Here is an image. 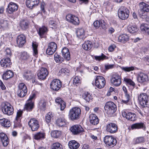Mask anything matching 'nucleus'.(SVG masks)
Wrapping results in <instances>:
<instances>
[{
    "label": "nucleus",
    "mask_w": 149,
    "mask_h": 149,
    "mask_svg": "<svg viewBox=\"0 0 149 149\" xmlns=\"http://www.w3.org/2000/svg\"><path fill=\"white\" fill-rule=\"evenodd\" d=\"M81 110L78 107H74L70 109L68 113L69 119L72 121L79 119L81 114Z\"/></svg>",
    "instance_id": "obj_1"
},
{
    "label": "nucleus",
    "mask_w": 149,
    "mask_h": 149,
    "mask_svg": "<svg viewBox=\"0 0 149 149\" xmlns=\"http://www.w3.org/2000/svg\"><path fill=\"white\" fill-rule=\"evenodd\" d=\"M106 113L108 117H111L117 110V107L115 104L111 102H107L104 107Z\"/></svg>",
    "instance_id": "obj_2"
},
{
    "label": "nucleus",
    "mask_w": 149,
    "mask_h": 149,
    "mask_svg": "<svg viewBox=\"0 0 149 149\" xmlns=\"http://www.w3.org/2000/svg\"><path fill=\"white\" fill-rule=\"evenodd\" d=\"M139 14L141 17L144 15L145 13L149 12V5L141 2L139 4Z\"/></svg>",
    "instance_id": "obj_3"
},
{
    "label": "nucleus",
    "mask_w": 149,
    "mask_h": 149,
    "mask_svg": "<svg viewBox=\"0 0 149 149\" xmlns=\"http://www.w3.org/2000/svg\"><path fill=\"white\" fill-rule=\"evenodd\" d=\"M129 13V11L127 8L122 6L118 10V15L121 19L124 20L128 18Z\"/></svg>",
    "instance_id": "obj_4"
},
{
    "label": "nucleus",
    "mask_w": 149,
    "mask_h": 149,
    "mask_svg": "<svg viewBox=\"0 0 149 149\" xmlns=\"http://www.w3.org/2000/svg\"><path fill=\"white\" fill-rule=\"evenodd\" d=\"M27 92V89L25 85L23 83L19 84L17 92V95L20 97H24Z\"/></svg>",
    "instance_id": "obj_5"
},
{
    "label": "nucleus",
    "mask_w": 149,
    "mask_h": 149,
    "mask_svg": "<svg viewBox=\"0 0 149 149\" xmlns=\"http://www.w3.org/2000/svg\"><path fill=\"white\" fill-rule=\"evenodd\" d=\"M2 111L4 114L10 116L13 113L14 109L10 103L6 102L3 107H2Z\"/></svg>",
    "instance_id": "obj_6"
},
{
    "label": "nucleus",
    "mask_w": 149,
    "mask_h": 149,
    "mask_svg": "<svg viewBox=\"0 0 149 149\" xmlns=\"http://www.w3.org/2000/svg\"><path fill=\"white\" fill-rule=\"evenodd\" d=\"M148 96L146 93H141L138 96L139 103L143 108L147 107Z\"/></svg>",
    "instance_id": "obj_7"
},
{
    "label": "nucleus",
    "mask_w": 149,
    "mask_h": 149,
    "mask_svg": "<svg viewBox=\"0 0 149 149\" xmlns=\"http://www.w3.org/2000/svg\"><path fill=\"white\" fill-rule=\"evenodd\" d=\"M104 141L107 146L113 147L116 144V139L111 136H106L104 139Z\"/></svg>",
    "instance_id": "obj_8"
},
{
    "label": "nucleus",
    "mask_w": 149,
    "mask_h": 149,
    "mask_svg": "<svg viewBox=\"0 0 149 149\" xmlns=\"http://www.w3.org/2000/svg\"><path fill=\"white\" fill-rule=\"evenodd\" d=\"M110 81L111 84L116 86H119L121 83L120 76L117 73L112 74Z\"/></svg>",
    "instance_id": "obj_9"
},
{
    "label": "nucleus",
    "mask_w": 149,
    "mask_h": 149,
    "mask_svg": "<svg viewBox=\"0 0 149 149\" xmlns=\"http://www.w3.org/2000/svg\"><path fill=\"white\" fill-rule=\"evenodd\" d=\"M95 84L98 88L101 89L103 88L106 84V81L104 78L101 76L96 77L95 79Z\"/></svg>",
    "instance_id": "obj_10"
},
{
    "label": "nucleus",
    "mask_w": 149,
    "mask_h": 149,
    "mask_svg": "<svg viewBox=\"0 0 149 149\" xmlns=\"http://www.w3.org/2000/svg\"><path fill=\"white\" fill-rule=\"evenodd\" d=\"M57 49V44L54 42H51L48 44L46 53L48 55H52L56 52Z\"/></svg>",
    "instance_id": "obj_11"
},
{
    "label": "nucleus",
    "mask_w": 149,
    "mask_h": 149,
    "mask_svg": "<svg viewBox=\"0 0 149 149\" xmlns=\"http://www.w3.org/2000/svg\"><path fill=\"white\" fill-rule=\"evenodd\" d=\"M61 82L59 79L53 80L50 84V88L53 91H57L61 87Z\"/></svg>",
    "instance_id": "obj_12"
},
{
    "label": "nucleus",
    "mask_w": 149,
    "mask_h": 149,
    "mask_svg": "<svg viewBox=\"0 0 149 149\" xmlns=\"http://www.w3.org/2000/svg\"><path fill=\"white\" fill-rule=\"evenodd\" d=\"M118 127L116 124L113 123H110L106 126L107 131L110 133L113 134L116 132Z\"/></svg>",
    "instance_id": "obj_13"
},
{
    "label": "nucleus",
    "mask_w": 149,
    "mask_h": 149,
    "mask_svg": "<svg viewBox=\"0 0 149 149\" xmlns=\"http://www.w3.org/2000/svg\"><path fill=\"white\" fill-rule=\"evenodd\" d=\"M70 130L74 135L79 134L84 132V129L80 125H75L72 126L70 128Z\"/></svg>",
    "instance_id": "obj_14"
},
{
    "label": "nucleus",
    "mask_w": 149,
    "mask_h": 149,
    "mask_svg": "<svg viewBox=\"0 0 149 149\" xmlns=\"http://www.w3.org/2000/svg\"><path fill=\"white\" fill-rule=\"evenodd\" d=\"M67 21L75 25H78L79 23V21L78 18L74 15L71 14L68 15L66 16Z\"/></svg>",
    "instance_id": "obj_15"
},
{
    "label": "nucleus",
    "mask_w": 149,
    "mask_h": 149,
    "mask_svg": "<svg viewBox=\"0 0 149 149\" xmlns=\"http://www.w3.org/2000/svg\"><path fill=\"white\" fill-rule=\"evenodd\" d=\"M28 124L31 130L33 131L37 130L39 127L38 121L35 118L31 119L28 123Z\"/></svg>",
    "instance_id": "obj_16"
},
{
    "label": "nucleus",
    "mask_w": 149,
    "mask_h": 149,
    "mask_svg": "<svg viewBox=\"0 0 149 149\" xmlns=\"http://www.w3.org/2000/svg\"><path fill=\"white\" fill-rule=\"evenodd\" d=\"M49 74L46 68H42L38 71V76L39 79H45Z\"/></svg>",
    "instance_id": "obj_17"
},
{
    "label": "nucleus",
    "mask_w": 149,
    "mask_h": 149,
    "mask_svg": "<svg viewBox=\"0 0 149 149\" xmlns=\"http://www.w3.org/2000/svg\"><path fill=\"white\" fill-rule=\"evenodd\" d=\"M18 8V5L16 3L11 2L8 4L7 10L9 13L11 14L17 10Z\"/></svg>",
    "instance_id": "obj_18"
},
{
    "label": "nucleus",
    "mask_w": 149,
    "mask_h": 149,
    "mask_svg": "<svg viewBox=\"0 0 149 149\" xmlns=\"http://www.w3.org/2000/svg\"><path fill=\"white\" fill-rule=\"evenodd\" d=\"M0 63L1 66L4 68L10 67V65L11 64L10 60L9 58H3L2 59Z\"/></svg>",
    "instance_id": "obj_19"
},
{
    "label": "nucleus",
    "mask_w": 149,
    "mask_h": 149,
    "mask_svg": "<svg viewBox=\"0 0 149 149\" xmlns=\"http://www.w3.org/2000/svg\"><path fill=\"white\" fill-rule=\"evenodd\" d=\"M0 139L3 146L4 147L7 146L9 142V139L7 135L3 132L0 133Z\"/></svg>",
    "instance_id": "obj_20"
},
{
    "label": "nucleus",
    "mask_w": 149,
    "mask_h": 149,
    "mask_svg": "<svg viewBox=\"0 0 149 149\" xmlns=\"http://www.w3.org/2000/svg\"><path fill=\"white\" fill-rule=\"evenodd\" d=\"M16 42L19 47H22L26 42L25 37L23 34L18 36L17 38Z\"/></svg>",
    "instance_id": "obj_21"
},
{
    "label": "nucleus",
    "mask_w": 149,
    "mask_h": 149,
    "mask_svg": "<svg viewBox=\"0 0 149 149\" xmlns=\"http://www.w3.org/2000/svg\"><path fill=\"white\" fill-rule=\"evenodd\" d=\"M122 115L123 117H125L127 119L131 121L135 120L136 118V114L131 112L127 113L125 112H124L122 113Z\"/></svg>",
    "instance_id": "obj_22"
},
{
    "label": "nucleus",
    "mask_w": 149,
    "mask_h": 149,
    "mask_svg": "<svg viewBox=\"0 0 149 149\" xmlns=\"http://www.w3.org/2000/svg\"><path fill=\"white\" fill-rule=\"evenodd\" d=\"M39 3V0H26V5L28 8L31 9L38 5Z\"/></svg>",
    "instance_id": "obj_23"
},
{
    "label": "nucleus",
    "mask_w": 149,
    "mask_h": 149,
    "mask_svg": "<svg viewBox=\"0 0 149 149\" xmlns=\"http://www.w3.org/2000/svg\"><path fill=\"white\" fill-rule=\"evenodd\" d=\"M137 79L139 83H143L148 81V78L147 75L143 73L140 72L138 75Z\"/></svg>",
    "instance_id": "obj_24"
},
{
    "label": "nucleus",
    "mask_w": 149,
    "mask_h": 149,
    "mask_svg": "<svg viewBox=\"0 0 149 149\" xmlns=\"http://www.w3.org/2000/svg\"><path fill=\"white\" fill-rule=\"evenodd\" d=\"M66 121L64 116L62 115L56 119V124L59 126L62 127L66 124Z\"/></svg>",
    "instance_id": "obj_25"
},
{
    "label": "nucleus",
    "mask_w": 149,
    "mask_h": 149,
    "mask_svg": "<svg viewBox=\"0 0 149 149\" xmlns=\"http://www.w3.org/2000/svg\"><path fill=\"white\" fill-rule=\"evenodd\" d=\"M61 52L63 56L67 61L70 60L71 58L70 52L68 48L66 47L63 48Z\"/></svg>",
    "instance_id": "obj_26"
},
{
    "label": "nucleus",
    "mask_w": 149,
    "mask_h": 149,
    "mask_svg": "<svg viewBox=\"0 0 149 149\" xmlns=\"http://www.w3.org/2000/svg\"><path fill=\"white\" fill-rule=\"evenodd\" d=\"M90 122L91 124L93 125H96L99 122V119L95 114H91L89 117Z\"/></svg>",
    "instance_id": "obj_27"
},
{
    "label": "nucleus",
    "mask_w": 149,
    "mask_h": 149,
    "mask_svg": "<svg viewBox=\"0 0 149 149\" xmlns=\"http://www.w3.org/2000/svg\"><path fill=\"white\" fill-rule=\"evenodd\" d=\"M29 24V22L26 20L22 19L19 22L20 26L23 30H26L28 28Z\"/></svg>",
    "instance_id": "obj_28"
},
{
    "label": "nucleus",
    "mask_w": 149,
    "mask_h": 149,
    "mask_svg": "<svg viewBox=\"0 0 149 149\" xmlns=\"http://www.w3.org/2000/svg\"><path fill=\"white\" fill-rule=\"evenodd\" d=\"M13 72L10 70L6 71L2 75L3 79L5 80H7L12 77L14 76Z\"/></svg>",
    "instance_id": "obj_29"
},
{
    "label": "nucleus",
    "mask_w": 149,
    "mask_h": 149,
    "mask_svg": "<svg viewBox=\"0 0 149 149\" xmlns=\"http://www.w3.org/2000/svg\"><path fill=\"white\" fill-rule=\"evenodd\" d=\"M131 128L132 130L139 129H142L143 130H145L146 129V126L143 123H140L132 124L131 125Z\"/></svg>",
    "instance_id": "obj_30"
},
{
    "label": "nucleus",
    "mask_w": 149,
    "mask_h": 149,
    "mask_svg": "<svg viewBox=\"0 0 149 149\" xmlns=\"http://www.w3.org/2000/svg\"><path fill=\"white\" fill-rule=\"evenodd\" d=\"M55 102L60 104L61 110L63 111L66 107L65 103L60 97H57L55 99Z\"/></svg>",
    "instance_id": "obj_31"
},
{
    "label": "nucleus",
    "mask_w": 149,
    "mask_h": 149,
    "mask_svg": "<svg viewBox=\"0 0 149 149\" xmlns=\"http://www.w3.org/2000/svg\"><path fill=\"white\" fill-rule=\"evenodd\" d=\"M20 58L23 60L28 61L31 60V58L30 55L26 52L21 53Z\"/></svg>",
    "instance_id": "obj_32"
},
{
    "label": "nucleus",
    "mask_w": 149,
    "mask_h": 149,
    "mask_svg": "<svg viewBox=\"0 0 149 149\" xmlns=\"http://www.w3.org/2000/svg\"><path fill=\"white\" fill-rule=\"evenodd\" d=\"M68 146L71 149H77L79 146V144L74 140L70 141L68 143Z\"/></svg>",
    "instance_id": "obj_33"
},
{
    "label": "nucleus",
    "mask_w": 149,
    "mask_h": 149,
    "mask_svg": "<svg viewBox=\"0 0 149 149\" xmlns=\"http://www.w3.org/2000/svg\"><path fill=\"white\" fill-rule=\"evenodd\" d=\"M45 134L44 132H40L35 134L34 138L36 140H41L45 138Z\"/></svg>",
    "instance_id": "obj_34"
},
{
    "label": "nucleus",
    "mask_w": 149,
    "mask_h": 149,
    "mask_svg": "<svg viewBox=\"0 0 149 149\" xmlns=\"http://www.w3.org/2000/svg\"><path fill=\"white\" fill-rule=\"evenodd\" d=\"M129 36L126 34H123L120 35L118 37V42L125 43L128 41Z\"/></svg>",
    "instance_id": "obj_35"
},
{
    "label": "nucleus",
    "mask_w": 149,
    "mask_h": 149,
    "mask_svg": "<svg viewBox=\"0 0 149 149\" xmlns=\"http://www.w3.org/2000/svg\"><path fill=\"white\" fill-rule=\"evenodd\" d=\"M93 46L92 42L88 41L82 45L83 48L86 50H89L91 49Z\"/></svg>",
    "instance_id": "obj_36"
},
{
    "label": "nucleus",
    "mask_w": 149,
    "mask_h": 149,
    "mask_svg": "<svg viewBox=\"0 0 149 149\" xmlns=\"http://www.w3.org/2000/svg\"><path fill=\"white\" fill-rule=\"evenodd\" d=\"M128 31L131 33H134L138 31V29L135 25H129L127 27Z\"/></svg>",
    "instance_id": "obj_37"
},
{
    "label": "nucleus",
    "mask_w": 149,
    "mask_h": 149,
    "mask_svg": "<svg viewBox=\"0 0 149 149\" xmlns=\"http://www.w3.org/2000/svg\"><path fill=\"white\" fill-rule=\"evenodd\" d=\"M0 123L2 126L6 127H9L10 125V121L5 118L0 119Z\"/></svg>",
    "instance_id": "obj_38"
},
{
    "label": "nucleus",
    "mask_w": 149,
    "mask_h": 149,
    "mask_svg": "<svg viewBox=\"0 0 149 149\" xmlns=\"http://www.w3.org/2000/svg\"><path fill=\"white\" fill-rule=\"evenodd\" d=\"M48 31L47 28L45 26H42V27L40 28L38 33L41 38H42V36Z\"/></svg>",
    "instance_id": "obj_39"
},
{
    "label": "nucleus",
    "mask_w": 149,
    "mask_h": 149,
    "mask_svg": "<svg viewBox=\"0 0 149 149\" xmlns=\"http://www.w3.org/2000/svg\"><path fill=\"white\" fill-rule=\"evenodd\" d=\"M23 76L26 79L29 80L34 77V75L31 71H27L24 73Z\"/></svg>",
    "instance_id": "obj_40"
},
{
    "label": "nucleus",
    "mask_w": 149,
    "mask_h": 149,
    "mask_svg": "<svg viewBox=\"0 0 149 149\" xmlns=\"http://www.w3.org/2000/svg\"><path fill=\"white\" fill-rule=\"evenodd\" d=\"M34 106V103L32 101L28 102L26 104L25 107V109L28 111H31Z\"/></svg>",
    "instance_id": "obj_41"
},
{
    "label": "nucleus",
    "mask_w": 149,
    "mask_h": 149,
    "mask_svg": "<svg viewBox=\"0 0 149 149\" xmlns=\"http://www.w3.org/2000/svg\"><path fill=\"white\" fill-rule=\"evenodd\" d=\"M84 29L82 28L78 29L76 32L77 37L80 38H83L84 35Z\"/></svg>",
    "instance_id": "obj_42"
},
{
    "label": "nucleus",
    "mask_w": 149,
    "mask_h": 149,
    "mask_svg": "<svg viewBox=\"0 0 149 149\" xmlns=\"http://www.w3.org/2000/svg\"><path fill=\"white\" fill-rule=\"evenodd\" d=\"M82 97L83 99L88 102H90L92 99V97L88 92H85L82 95Z\"/></svg>",
    "instance_id": "obj_43"
},
{
    "label": "nucleus",
    "mask_w": 149,
    "mask_h": 149,
    "mask_svg": "<svg viewBox=\"0 0 149 149\" xmlns=\"http://www.w3.org/2000/svg\"><path fill=\"white\" fill-rule=\"evenodd\" d=\"M54 115L52 112H49L46 116V121L47 123L51 122V120L53 118Z\"/></svg>",
    "instance_id": "obj_44"
},
{
    "label": "nucleus",
    "mask_w": 149,
    "mask_h": 149,
    "mask_svg": "<svg viewBox=\"0 0 149 149\" xmlns=\"http://www.w3.org/2000/svg\"><path fill=\"white\" fill-rule=\"evenodd\" d=\"M54 59L57 63H62L63 61V58L56 54H54Z\"/></svg>",
    "instance_id": "obj_45"
},
{
    "label": "nucleus",
    "mask_w": 149,
    "mask_h": 149,
    "mask_svg": "<svg viewBox=\"0 0 149 149\" xmlns=\"http://www.w3.org/2000/svg\"><path fill=\"white\" fill-rule=\"evenodd\" d=\"M94 58L96 61H100L101 60H103L104 59H107L108 57L106 56L103 54L102 53L101 56H95Z\"/></svg>",
    "instance_id": "obj_46"
},
{
    "label": "nucleus",
    "mask_w": 149,
    "mask_h": 149,
    "mask_svg": "<svg viewBox=\"0 0 149 149\" xmlns=\"http://www.w3.org/2000/svg\"><path fill=\"white\" fill-rule=\"evenodd\" d=\"M39 106L41 109L45 110L46 106V102L44 100H42L39 102Z\"/></svg>",
    "instance_id": "obj_47"
},
{
    "label": "nucleus",
    "mask_w": 149,
    "mask_h": 149,
    "mask_svg": "<svg viewBox=\"0 0 149 149\" xmlns=\"http://www.w3.org/2000/svg\"><path fill=\"white\" fill-rule=\"evenodd\" d=\"M52 149H63L62 146L58 143H54L52 146Z\"/></svg>",
    "instance_id": "obj_48"
},
{
    "label": "nucleus",
    "mask_w": 149,
    "mask_h": 149,
    "mask_svg": "<svg viewBox=\"0 0 149 149\" xmlns=\"http://www.w3.org/2000/svg\"><path fill=\"white\" fill-rule=\"evenodd\" d=\"M32 46L33 51V55L35 56L38 54L37 50L38 44L36 42H33L32 43Z\"/></svg>",
    "instance_id": "obj_49"
},
{
    "label": "nucleus",
    "mask_w": 149,
    "mask_h": 149,
    "mask_svg": "<svg viewBox=\"0 0 149 149\" xmlns=\"http://www.w3.org/2000/svg\"><path fill=\"white\" fill-rule=\"evenodd\" d=\"M121 69L125 72H130L134 70V67H123L121 68Z\"/></svg>",
    "instance_id": "obj_50"
},
{
    "label": "nucleus",
    "mask_w": 149,
    "mask_h": 149,
    "mask_svg": "<svg viewBox=\"0 0 149 149\" xmlns=\"http://www.w3.org/2000/svg\"><path fill=\"white\" fill-rule=\"evenodd\" d=\"M125 81L126 82V84H129L130 85L134 87L135 86V84L131 79H128L127 78H125L124 79Z\"/></svg>",
    "instance_id": "obj_51"
},
{
    "label": "nucleus",
    "mask_w": 149,
    "mask_h": 149,
    "mask_svg": "<svg viewBox=\"0 0 149 149\" xmlns=\"http://www.w3.org/2000/svg\"><path fill=\"white\" fill-rule=\"evenodd\" d=\"M0 25L2 28L7 27L8 26V22L6 20H1L0 21Z\"/></svg>",
    "instance_id": "obj_52"
},
{
    "label": "nucleus",
    "mask_w": 149,
    "mask_h": 149,
    "mask_svg": "<svg viewBox=\"0 0 149 149\" xmlns=\"http://www.w3.org/2000/svg\"><path fill=\"white\" fill-rule=\"evenodd\" d=\"M125 99L123 100V102L124 103H127L128 102L130 99V95L128 93V92L126 91H125Z\"/></svg>",
    "instance_id": "obj_53"
},
{
    "label": "nucleus",
    "mask_w": 149,
    "mask_h": 149,
    "mask_svg": "<svg viewBox=\"0 0 149 149\" xmlns=\"http://www.w3.org/2000/svg\"><path fill=\"white\" fill-rule=\"evenodd\" d=\"M51 136L54 138H58L59 136V132L57 131H54L51 132Z\"/></svg>",
    "instance_id": "obj_54"
},
{
    "label": "nucleus",
    "mask_w": 149,
    "mask_h": 149,
    "mask_svg": "<svg viewBox=\"0 0 149 149\" xmlns=\"http://www.w3.org/2000/svg\"><path fill=\"white\" fill-rule=\"evenodd\" d=\"M23 113L22 111H18L17 112V116L15 119L16 120H20V118L21 117Z\"/></svg>",
    "instance_id": "obj_55"
},
{
    "label": "nucleus",
    "mask_w": 149,
    "mask_h": 149,
    "mask_svg": "<svg viewBox=\"0 0 149 149\" xmlns=\"http://www.w3.org/2000/svg\"><path fill=\"white\" fill-rule=\"evenodd\" d=\"M144 139L143 137H140L137 138L135 140V143H139L144 141Z\"/></svg>",
    "instance_id": "obj_56"
},
{
    "label": "nucleus",
    "mask_w": 149,
    "mask_h": 149,
    "mask_svg": "<svg viewBox=\"0 0 149 149\" xmlns=\"http://www.w3.org/2000/svg\"><path fill=\"white\" fill-rule=\"evenodd\" d=\"M148 27H149V25L148 24H142L140 28L142 31H145Z\"/></svg>",
    "instance_id": "obj_57"
},
{
    "label": "nucleus",
    "mask_w": 149,
    "mask_h": 149,
    "mask_svg": "<svg viewBox=\"0 0 149 149\" xmlns=\"http://www.w3.org/2000/svg\"><path fill=\"white\" fill-rule=\"evenodd\" d=\"M70 71L67 68H62L59 71V72L62 74L68 73Z\"/></svg>",
    "instance_id": "obj_58"
},
{
    "label": "nucleus",
    "mask_w": 149,
    "mask_h": 149,
    "mask_svg": "<svg viewBox=\"0 0 149 149\" xmlns=\"http://www.w3.org/2000/svg\"><path fill=\"white\" fill-rule=\"evenodd\" d=\"M114 65L113 64H107L105 65V69L107 71L109 69L113 68Z\"/></svg>",
    "instance_id": "obj_59"
},
{
    "label": "nucleus",
    "mask_w": 149,
    "mask_h": 149,
    "mask_svg": "<svg viewBox=\"0 0 149 149\" xmlns=\"http://www.w3.org/2000/svg\"><path fill=\"white\" fill-rule=\"evenodd\" d=\"M93 25L96 29H97L100 27V20L99 21L96 20L93 23Z\"/></svg>",
    "instance_id": "obj_60"
},
{
    "label": "nucleus",
    "mask_w": 149,
    "mask_h": 149,
    "mask_svg": "<svg viewBox=\"0 0 149 149\" xmlns=\"http://www.w3.org/2000/svg\"><path fill=\"white\" fill-rule=\"evenodd\" d=\"M100 26L103 29L106 28L105 23L103 20H100Z\"/></svg>",
    "instance_id": "obj_61"
},
{
    "label": "nucleus",
    "mask_w": 149,
    "mask_h": 149,
    "mask_svg": "<svg viewBox=\"0 0 149 149\" xmlns=\"http://www.w3.org/2000/svg\"><path fill=\"white\" fill-rule=\"evenodd\" d=\"M80 80L78 77H75L74 79L73 83L74 84H77L79 83Z\"/></svg>",
    "instance_id": "obj_62"
},
{
    "label": "nucleus",
    "mask_w": 149,
    "mask_h": 149,
    "mask_svg": "<svg viewBox=\"0 0 149 149\" xmlns=\"http://www.w3.org/2000/svg\"><path fill=\"white\" fill-rule=\"evenodd\" d=\"M6 54L10 56L11 55V52L10 48H7L6 50Z\"/></svg>",
    "instance_id": "obj_63"
},
{
    "label": "nucleus",
    "mask_w": 149,
    "mask_h": 149,
    "mask_svg": "<svg viewBox=\"0 0 149 149\" xmlns=\"http://www.w3.org/2000/svg\"><path fill=\"white\" fill-rule=\"evenodd\" d=\"M116 47L114 45H112L110 46L108 49L109 51V52H112L113 51L114 49Z\"/></svg>",
    "instance_id": "obj_64"
}]
</instances>
